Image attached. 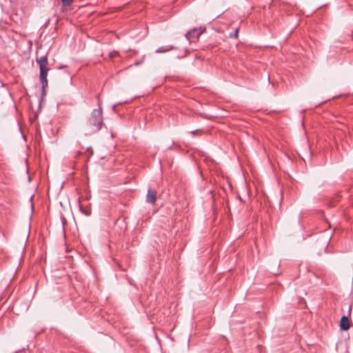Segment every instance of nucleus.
Wrapping results in <instances>:
<instances>
[{"label":"nucleus","mask_w":353,"mask_h":353,"mask_svg":"<svg viewBox=\"0 0 353 353\" xmlns=\"http://www.w3.org/2000/svg\"><path fill=\"white\" fill-rule=\"evenodd\" d=\"M104 125L103 111L101 104L99 103V108L94 109L90 117L85 123L86 134H92L99 132Z\"/></svg>","instance_id":"nucleus-1"},{"label":"nucleus","mask_w":353,"mask_h":353,"mask_svg":"<svg viewBox=\"0 0 353 353\" xmlns=\"http://www.w3.org/2000/svg\"><path fill=\"white\" fill-rule=\"evenodd\" d=\"M36 62L39 66V81L41 84V96L44 97L46 95V88L48 85L47 77L50 70L47 55L37 57Z\"/></svg>","instance_id":"nucleus-2"},{"label":"nucleus","mask_w":353,"mask_h":353,"mask_svg":"<svg viewBox=\"0 0 353 353\" xmlns=\"http://www.w3.org/2000/svg\"><path fill=\"white\" fill-rule=\"evenodd\" d=\"M205 30V28H194L186 33L185 37L190 42H196L200 35Z\"/></svg>","instance_id":"nucleus-3"},{"label":"nucleus","mask_w":353,"mask_h":353,"mask_svg":"<svg viewBox=\"0 0 353 353\" xmlns=\"http://www.w3.org/2000/svg\"><path fill=\"white\" fill-rule=\"evenodd\" d=\"M157 200V191L149 188L146 195V201L151 204H154Z\"/></svg>","instance_id":"nucleus-4"},{"label":"nucleus","mask_w":353,"mask_h":353,"mask_svg":"<svg viewBox=\"0 0 353 353\" xmlns=\"http://www.w3.org/2000/svg\"><path fill=\"white\" fill-rule=\"evenodd\" d=\"M350 327V322L348 317L343 315L340 320V329L343 331H347Z\"/></svg>","instance_id":"nucleus-5"},{"label":"nucleus","mask_w":353,"mask_h":353,"mask_svg":"<svg viewBox=\"0 0 353 353\" xmlns=\"http://www.w3.org/2000/svg\"><path fill=\"white\" fill-rule=\"evenodd\" d=\"M174 48L172 46H165L159 48L157 50V53H163L166 52L168 51H170L171 50H173Z\"/></svg>","instance_id":"nucleus-6"},{"label":"nucleus","mask_w":353,"mask_h":353,"mask_svg":"<svg viewBox=\"0 0 353 353\" xmlns=\"http://www.w3.org/2000/svg\"><path fill=\"white\" fill-rule=\"evenodd\" d=\"M64 6H69L72 3L73 0H61Z\"/></svg>","instance_id":"nucleus-7"},{"label":"nucleus","mask_w":353,"mask_h":353,"mask_svg":"<svg viewBox=\"0 0 353 353\" xmlns=\"http://www.w3.org/2000/svg\"><path fill=\"white\" fill-rule=\"evenodd\" d=\"M80 210L82 212V213H83L86 216H89L91 214L90 210H83L81 206L80 207Z\"/></svg>","instance_id":"nucleus-8"},{"label":"nucleus","mask_w":353,"mask_h":353,"mask_svg":"<svg viewBox=\"0 0 353 353\" xmlns=\"http://www.w3.org/2000/svg\"><path fill=\"white\" fill-rule=\"evenodd\" d=\"M238 34H239V28H236L235 31L234 33H231L230 34V37L232 38V37H234V38H237L238 37Z\"/></svg>","instance_id":"nucleus-9"},{"label":"nucleus","mask_w":353,"mask_h":353,"mask_svg":"<svg viewBox=\"0 0 353 353\" xmlns=\"http://www.w3.org/2000/svg\"><path fill=\"white\" fill-rule=\"evenodd\" d=\"M197 130H194V131H192V134H193L194 135L196 134H197Z\"/></svg>","instance_id":"nucleus-10"},{"label":"nucleus","mask_w":353,"mask_h":353,"mask_svg":"<svg viewBox=\"0 0 353 353\" xmlns=\"http://www.w3.org/2000/svg\"><path fill=\"white\" fill-rule=\"evenodd\" d=\"M135 65H139V63H138V62L135 63Z\"/></svg>","instance_id":"nucleus-11"},{"label":"nucleus","mask_w":353,"mask_h":353,"mask_svg":"<svg viewBox=\"0 0 353 353\" xmlns=\"http://www.w3.org/2000/svg\"><path fill=\"white\" fill-rule=\"evenodd\" d=\"M351 309H352V305H350V306L349 307V310H351Z\"/></svg>","instance_id":"nucleus-12"}]
</instances>
